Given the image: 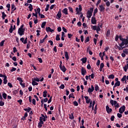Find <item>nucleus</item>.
I'll return each instance as SVG.
<instances>
[{
  "label": "nucleus",
  "instance_id": "obj_18",
  "mask_svg": "<svg viewBox=\"0 0 128 128\" xmlns=\"http://www.w3.org/2000/svg\"><path fill=\"white\" fill-rule=\"evenodd\" d=\"M63 14H68V8H65L64 9L63 11H62Z\"/></svg>",
  "mask_w": 128,
  "mask_h": 128
},
{
  "label": "nucleus",
  "instance_id": "obj_38",
  "mask_svg": "<svg viewBox=\"0 0 128 128\" xmlns=\"http://www.w3.org/2000/svg\"><path fill=\"white\" fill-rule=\"evenodd\" d=\"M100 88V87H98V86L97 84L95 86V90L96 92H98V89Z\"/></svg>",
  "mask_w": 128,
  "mask_h": 128
},
{
  "label": "nucleus",
  "instance_id": "obj_31",
  "mask_svg": "<svg viewBox=\"0 0 128 128\" xmlns=\"http://www.w3.org/2000/svg\"><path fill=\"white\" fill-rule=\"evenodd\" d=\"M126 80V76L124 75L122 79V82H124Z\"/></svg>",
  "mask_w": 128,
  "mask_h": 128
},
{
  "label": "nucleus",
  "instance_id": "obj_36",
  "mask_svg": "<svg viewBox=\"0 0 128 128\" xmlns=\"http://www.w3.org/2000/svg\"><path fill=\"white\" fill-rule=\"evenodd\" d=\"M56 40H60V35H58V34L56 35Z\"/></svg>",
  "mask_w": 128,
  "mask_h": 128
},
{
  "label": "nucleus",
  "instance_id": "obj_11",
  "mask_svg": "<svg viewBox=\"0 0 128 128\" xmlns=\"http://www.w3.org/2000/svg\"><path fill=\"white\" fill-rule=\"evenodd\" d=\"M110 104H112V106H115L116 104H118V102L116 100H110Z\"/></svg>",
  "mask_w": 128,
  "mask_h": 128
},
{
  "label": "nucleus",
  "instance_id": "obj_48",
  "mask_svg": "<svg viewBox=\"0 0 128 128\" xmlns=\"http://www.w3.org/2000/svg\"><path fill=\"white\" fill-rule=\"evenodd\" d=\"M117 116H118V118H122V114H120V113H118Z\"/></svg>",
  "mask_w": 128,
  "mask_h": 128
},
{
  "label": "nucleus",
  "instance_id": "obj_13",
  "mask_svg": "<svg viewBox=\"0 0 128 128\" xmlns=\"http://www.w3.org/2000/svg\"><path fill=\"white\" fill-rule=\"evenodd\" d=\"M84 98L86 100V104H89L90 102V100L88 99V96H85Z\"/></svg>",
  "mask_w": 128,
  "mask_h": 128
},
{
  "label": "nucleus",
  "instance_id": "obj_10",
  "mask_svg": "<svg viewBox=\"0 0 128 128\" xmlns=\"http://www.w3.org/2000/svg\"><path fill=\"white\" fill-rule=\"evenodd\" d=\"M91 20H92V22L93 24H96V17H92Z\"/></svg>",
  "mask_w": 128,
  "mask_h": 128
},
{
  "label": "nucleus",
  "instance_id": "obj_9",
  "mask_svg": "<svg viewBox=\"0 0 128 128\" xmlns=\"http://www.w3.org/2000/svg\"><path fill=\"white\" fill-rule=\"evenodd\" d=\"M81 70H82V72H81L82 74V76H84V74H86V68H84L82 67Z\"/></svg>",
  "mask_w": 128,
  "mask_h": 128
},
{
  "label": "nucleus",
  "instance_id": "obj_2",
  "mask_svg": "<svg viewBox=\"0 0 128 128\" xmlns=\"http://www.w3.org/2000/svg\"><path fill=\"white\" fill-rule=\"evenodd\" d=\"M94 12V8H91L90 10H88V16L87 17L88 18H90L92 17V12Z\"/></svg>",
  "mask_w": 128,
  "mask_h": 128
},
{
  "label": "nucleus",
  "instance_id": "obj_26",
  "mask_svg": "<svg viewBox=\"0 0 128 128\" xmlns=\"http://www.w3.org/2000/svg\"><path fill=\"white\" fill-rule=\"evenodd\" d=\"M32 86H38V83L36 82L35 80H33L32 82Z\"/></svg>",
  "mask_w": 128,
  "mask_h": 128
},
{
  "label": "nucleus",
  "instance_id": "obj_33",
  "mask_svg": "<svg viewBox=\"0 0 128 128\" xmlns=\"http://www.w3.org/2000/svg\"><path fill=\"white\" fill-rule=\"evenodd\" d=\"M123 52L124 53V54H128V49H124V50H123Z\"/></svg>",
  "mask_w": 128,
  "mask_h": 128
},
{
  "label": "nucleus",
  "instance_id": "obj_37",
  "mask_svg": "<svg viewBox=\"0 0 128 128\" xmlns=\"http://www.w3.org/2000/svg\"><path fill=\"white\" fill-rule=\"evenodd\" d=\"M74 98V94H71L68 96V98Z\"/></svg>",
  "mask_w": 128,
  "mask_h": 128
},
{
  "label": "nucleus",
  "instance_id": "obj_47",
  "mask_svg": "<svg viewBox=\"0 0 128 128\" xmlns=\"http://www.w3.org/2000/svg\"><path fill=\"white\" fill-rule=\"evenodd\" d=\"M13 52L14 53H16V52H18V50H16V48L14 47L13 48Z\"/></svg>",
  "mask_w": 128,
  "mask_h": 128
},
{
  "label": "nucleus",
  "instance_id": "obj_12",
  "mask_svg": "<svg viewBox=\"0 0 128 128\" xmlns=\"http://www.w3.org/2000/svg\"><path fill=\"white\" fill-rule=\"evenodd\" d=\"M56 16H58V19L62 18V12L60 10L58 11V14H56Z\"/></svg>",
  "mask_w": 128,
  "mask_h": 128
},
{
  "label": "nucleus",
  "instance_id": "obj_56",
  "mask_svg": "<svg viewBox=\"0 0 128 128\" xmlns=\"http://www.w3.org/2000/svg\"><path fill=\"white\" fill-rule=\"evenodd\" d=\"M32 104H34V106H36V100L34 98L32 99Z\"/></svg>",
  "mask_w": 128,
  "mask_h": 128
},
{
  "label": "nucleus",
  "instance_id": "obj_5",
  "mask_svg": "<svg viewBox=\"0 0 128 128\" xmlns=\"http://www.w3.org/2000/svg\"><path fill=\"white\" fill-rule=\"evenodd\" d=\"M14 30H16V25H14V27H13L12 25L11 24L10 28L9 30V32H10V34H12V32H14Z\"/></svg>",
  "mask_w": 128,
  "mask_h": 128
},
{
  "label": "nucleus",
  "instance_id": "obj_30",
  "mask_svg": "<svg viewBox=\"0 0 128 128\" xmlns=\"http://www.w3.org/2000/svg\"><path fill=\"white\" fill-rule=\"evenodd\" d=\"M6 40H2L0 43V46H4V44Z\"/></svg>",
  "mask_w": 128,
  "mask_h": 128
},
{
  "label": "nucleus",
  "instance_id": "obj_24",
  "mask_svg": "<svg viewBox=\"0 0 128 128\" xmlns=\"http://www.w3.org/2000/svg\"><path fill=\"white\" fill-rule=\"evenodd\" d=\"M115 84L116 86H120V82L118 81L115 83Z\"/></svg>",
  "mask_w": 128,
  "mask_h": 128
},
{
  "label": "nucleus",
  "instance_id": "obj_19",
  "mask_svg": "<svg viewBox=\"0 0 128 128\" xmlns=\"http://www.w3.org/2000/svg\"><path fill=\"white\" fill-rule=\"evenodd\" d=\"M7 77L5 76L4 79V84H8V80H6Z\"/></svg>",
  "mask_w": 128,
  "mask_h": 128
},
{
  "label": "nucleus",
  "instance_id": "obj_45",
  "mask_svg": "<svg viewBox=\"0 0 128 128\" xmlns=\"http://www.w3.org/2000/svg\"><path fill=\"white\" fill-rule=\"evenodd\" d=\"M104 63H101L100 64V68H104Z\"/></svg>",
  "mask_w": 128,
  "mask_h": 128
},
{
  "label": "nucleus",
  "instance_id": "obj_43",
  "mask_svg": "<svg viewBox=\"0 0 128 128\" xmlns=\"http://www.w3.org/2000/svg\"><path fill=\"white\" fill-rule=\"evenodd\" d=\"M118 38H119V36L118 35H116V36L115 38V40L116 42H118Z\"/></svg>",
  "mask_w": 128,
  "mask_h": 128
},
{
  "label": "nucleus",
  "instance_id": "obj_3",
  "mask_svg": "<svg viewBox=\"0 0 128 128\" xmlns=\"http://www.w3.org/2000/svg\"><path fill=\"white\" fill-rule=\"evenodd\" d=\"M26 30V29H18V34H20V36H24V32Z\"/></svg>",
  "mask_w": 128,
  "mask_h": 128
},
{
  "label": "nucleus",
  "instance_id": "obj_50",
  "mask_svg": "<svg viewBox=\"0 0 128 128\" xmlns=\"http://www.w3.org/2000/svg\"><path fill=\"white\" fill-rule=\"evenodd\" d=\"M78 8H78L79 12H82V5H79Z\"/></svg>",
  "mask_w": 128,
  "mask_h": 128
},
{
  "label": "nucleus",
  "instance_id": "obj_15",
  "mask_svg": "<svg viewBox=\"0 0 128 128\" xmlns=\"http://www.w3.org/2000/svg\"><path fill=\"white\" fill-rule=\"evenodd\" d=\"M48 38V35H46V36H44V38H43L42 40H40V44H42V42H44V40H46Z\"/></svg>",
  "mask_w": 128,
  "mask_h": 128
},
{
  "label": "nucleus",
  "instance_id": "obj_59",
  "mask_svg": "<svg viewBox=\"0 0 128 128\" xmlns=\"http://www.w3.org/2000/svg\"><path fill=\"white\" fill-rule=\"evenodd\" d=\"M87 68L88 70H90V68H92V66H90V64H88V66H87Z\"/></svg>",
  "mask_w": 128,
  "mask_h": 128
},
{
  "label": "nucleus",
  "instance_id": "obj_20",
  "mask_svg": "<svg viewBox=\"0 0 128 128\" xmlns=\"http://www.w3.org/2000/svg\"><path fill=\"white\" fill-rule=\"evenodd\" d=\"M31 110H32V108L30 107H28V108H24V110H25V112H30Z\"/></svg>",
  "mask_w": 128,
  "mask_h": 128
},
{
  "label": "nucleus",
  "instance_id": "obj_27",
  "mask_svg": "<svg viewBox=\"0 0 128 128\" xmlns=\"http://www.w3.org/2000/svg\"><path fill=\"white\" fill-rule=\"evenodd\" d=\"M7 96H8V95L6 93H4L2 94V97H3V98H4V100H6Z\"/></svg>",
  "mask_w": 128,
  "mask_h": 128
},
{
  "label": "nucleus",
  "instance_id": "obj_7",
  "mask_svg": "<svg viewBox=\"0 0 128 128\" xmlns=\"http://www.w3.org/2000/svg\"><path fill=\"white\" fill-rule=\"evenodd\" d=\"M94 90V86L92 85L91 86V88H88V92L90 94V92H92Z\"/></svg>",
  "mask_w": 128,
  "mask_h": 128
},
{
  "label": "nucleus",
  "instance_id": "obj_22",
  "mask_svg": "<svg viewBox=\"0 0 128 128\" xmlns=\"http://www.w3.org/2000/svg\"><path fill=\"white\" fill-rule=\"evenodd\" d=\"M28 8H30V12H32L33 10L32 5V4H30L28 6Z\"/></svg>",
  "mask_w": 128,
  "mask_h": 128
},
{
  "label": "nucleus",
  "instance_id": "obj_53",
  "mask_svg": "<svg viewBox=\"0 0 128 128\" xmlns=\"http://www.w3.org/2000/svg\"><path fill=\"white\" fill-rule=\"evenodd\" d=\"M106 6H110V2L108 1L106 2Z\"/></svg>",
  "mask_w": 128,
  "mask_h": 128
},
{
  "label": "nucleus",
  "instance_id": "obj_40",
  "mask_svg": "<svg viewBox=\"0 0 128 128\" xmlns=\"http://www.w3.org/2000/svg\"><path fill=\"white\" fill-rule=\"evenodd\" d=\"M59 88H61V90H64V84H62Z\"/></svg>",
  "mask_w": 128,
  "mask_h": 128
},
{
  "label": "nucleus",
  "instance_id": "obj_55",
  "mask_svg": "<svg viewBox=\"0 0 128 128\" xmlns=\"http://www.w3.org/2000/svg\"><path fill=\"white\" fill-rule=\"evenodd\" d=\"M91 76V78H94V74H92L91 75L89 76V78Z\"/></svg>",
  "mask_w": 128,
  "mask_h": 128
},
{
  "label": "nucleus",
  "instance_id": "obj_46",
  "mask_svg": "<svg viewBox=\"0 0 128 128\" xmlns=\"http://www.w3.org/2000/svg\"><path fill=\"white\" fill-rule=\"evenodd\" d=\"M110 120H112V122H114V116H111Z\"/></svg>",
  "mask_w": 128,
  "mask_h": 128
},
{
  "label": "nucleus",
  "instance_id": "obj_57",
  "mask_svg": "<svg viewBox=\"0 0 128 128\" xmlns=\"http://www.w3.org/2000/svg\"><path fill=\"white\" fill-rule=\"evenodd\" d=\"M119 38H120V40H122H122H124V38H122V36H119Z\"/></svg>",
  "mask_w": 128,
  "mask_h": 128
},
{
  "label": "nucleus",
  "instance_id": "obj_42",
  "mask_svg": "<svg viewBox=\"0 0 128 128\" xmlns=\"http://www.w3.org/2000/svg\"><path fill=\"white\" fill-rule=\"evenodd\" d=\"M51 28L50 27L46 28V30L48 32H50Z\"/></svg>",
  "mask_w": 128,
  "mask_h": 128
},
{
  "label": "nucleus",
  "instance_id": "obj_21",
  "mask_svg": "<svg viewBox=\"0 0 128 128\" xmlns=\"http://www.w3.org/2000/svg\"><path fill=\"white\" fill-rule=\"evenodd\" d=\"M43 96L44 98H46V94H48V91H46V90H44V92H43Z\"/></svg>",
  "mask_w": 128,
  "mask_h": 128
},
{
  "label": "nucleus",
  "instance_id": "obj_17",
  "mask_svg": "<svg viewBox=\"0 0 128 128\" xmlns=\"http://www.w3.org/2000/svg\"><path fill=\"white\" fill-rule=\"evenodd\" d=\"M100 12H104V6H102V5L100 6Z\"/></svg>",
  "mask_w": 128,
  "mask_h": 128
},
{
  "label": "nucleus",
  "instance_id": "obj_64",
  "mask_svg": "<svg viewBox=\"0 0 128 128\" xmlns=\"http://www.w3.org/2000/svg\"><path fill=\"white\" fill-rule=\"evenodd\" d=\"M77 24L78 26H82V22H78Z\"/></svg>",
  "mask_w": 128,
  "mask_h": 128
},
{
  "label": "nucleus",
  "instance_id": "obj_60",
  "mask_svg": "<svg viewBox=\"0 0 128 128\" xmlns=\"http://www.w3.org/2000/svg\"><path fill=\"white\" fill-rule=\"evenodd\" d=\"M62 30H64V32H68V30L66 29V28L64 27H62Z\"/></svg>",
  "mask_w": 128,
  "mask_h": 128
},
{
  "label": "nucleus",
  "instance_id": "obj_61",
  "mask_svg": "<svg viewBox=\"0 0 128 128\" xmlns=\"http://www.w3.org/2000/svg\"><path fill=\"white\" fill-rule=\"evenodd\" d=\"M96 30V32H100V28L99 26H97Z\"/></svg>",
  "mask_w": 128,
  "mask_h": 128
},
{
  "label": "nucleus",
  "instance_id": "obj_35",
  "mask_svg": "<svg viewBox=\"0 0 128 128\" xmlns=\"http://www.w3.org/2000/svg\"><path fill=\"white\" fill-rule=\"evenodd\" d=\"M17 80H18L19 82H24L22 80V79L21 78L18 77L17 78Z\"/></svg>",
  "mask_w": 128,
  "mask_h": 128
},
{
  "label": "nucleus",
  "instance_id": "obj_39",
  "mask_svg": "<svg viewBox=\"0 0 128 128\" xmlns=\"http://www.w3.org/2000/svg\"><path fill=\"white\" fill-rule=\"evenodd\" d=\"M4 106V102L2 101H0V106Z\"/></svg>",
  "mask_w": 128,
  "mask_h": 128
},
{
  "label": "nucleus",
  "instance_id": "obj_29",
  "mask_svg": "<svg viewBox=\"0 0 128 128\" xmlns=\"http://www.w3.org/2000/svg\"><path fill=\"white\" fill-rule=\"evenodd\" d=\"M88 42H90V36H87L86 40H84V42L86 43Z\"/></svg>",
  "mask_w": 128,
  "mask_h": 128
},
{
  "label": "nucleus",
  "instance_id": "obj_34",
  "mask_svg": "<svg viewBox=\"0 0 128 128\" xmlns=\"http://www.w3.org/2000/svg\"><path fill=\"white\" fill-rule=\"evenodd\" d=\"M48 8H50V4H47L46 8H45V12H48Z\"/></svg>",
  "mask_w": 128,
  "mask_h": 128
},
{
  "label": "nucleus",
  "instance_id": "obj_1",
  "mask_svg": "<svg viewBox=\"0 0 128 128\" xmlns=\"http://www.w3.org/2000/svg\"><path fill=\"white\" fill-rule=\"evenodd\" d=\"M124 44L126 46V48L128 47V39H126V38H124L123 40L122 41V43L120 44H119L121 48H122V46H124Z\"/></svg>",
  "mask_w": 128,
  "mask_h": 128
},
{
  "label": "nucleus",
  "instance_id": "obj_51",
  "mask_svg": "<svg viewBox=\"0 0 128 128\" xmlns=\"http://www.w3.org/2000/svg\"><path fill=\"white\" fill-rule=\"evenodd\" d=\"M17 26H20V18H17Z\"/></svg>",
  "mask_w": 128,
  "mask_h": 128
},
{
  "label": "nucleus",
  "instance_id": "obj_25",
  "mask_svg": "<svg viewBox=\"0 0 128 128\" xmlns=\"http://www.w3.org/2000/svg\"><path fill=\"white\" fill-rule=\"evenodd\" d=\"M6 16V14H4V12H2V20H4Z\"/></svg>",
  "mask_w": 128,
  "mask_h": 128
},
{
  "label": "nucleus",
  "instance_id": "obj_23",
  "mask_svg": "<svg viewBox=\"0 0 128 128\" xmlns=\"http://www.w3.org/2000/svg\"><path fill=\"white\" fill-rule=\"evenodd\" d=\"M46 22H43L42 24L41 27L42 28H44V26H46Z\"/></svg>",
  "mask_w": 128,
  "mask_h": 128
},
{
  "label": "nucleus",
  "instance_id": "obj_63",
  "mask_svg": "<svg viewBox=\"0 0 128 128\" xmlns=\"http://www.w3.org/2000/svg\"><path fill=\"white\" fill-rule=\"evenodd\" d=\"M8 86L10 88H12V83H10V82H8Z\"/></svg>",
  "mask_w": 128,
  "mask_h": 128
},
{
  "label": "nucleus",
  "instance_id": "obj_62",
  "mask_svg": "<svg viewBox=\"0 0 128 128\" xmlns=\"http://www.w3.org/2000/svg\"><path fill=\"white\" fill-rule=\"evenodd\" d=\"M80 38H81V42H84V36H80Z\"/></svg>",
  "mask_w": 128,
  "mask_h": 128
},
{
  "label": "nucleus",
  "instance_id": "obj_8",
  "mask_svg": "<svg viewBox=\"0 0 128 128\" xmlns=\"http://www.w3.org/2000/svg\"><path fill=\"white\" fill-rule=\"evenodd\" d=\"M60 68L63 72H66V68L64 66H62V65L60 66Z\"/></svg>",
  "mask_w": 128,
  "mask_h": 128
},
{
  "label": "nucleus",
  "instance_id": "obj_49",
  "mask_svg": "<svg viewBox=\"0 0 128 128\" xmlns=\"http://www.w3.org/2000/svg\"><path fill=\"white\" fill-rule=\"evenodd\" d=\"M96 28H97L96 26H92V30H96Z\"/></svg>",
  "mask_w": 128,
  "mask_h": 128
},
{
  "label": "nucleus",
  "instance_id": "obj_44",
  "mask_svg": "<svg viewBox=\"0 0 128 128\" xmlns=\"http://www.w3.org/2000/svg\"><path fill=\"white\" fill-rule=\"evenodd\" d=\"M16 68H12L10 70V72H16Z\"/></svg>",
  "mask_w": 128,
  "mask_h": 128
},
{
  "label": "nucleus",
  "instance_id": "obj_54",
  "mask_svg": "<svg viewBox=\"0 0 128 128\" xmlns=\"http://www.w3.org/2000/svg\"><path fill=\"white\" fill-rule=\"evenodd\" d=\"M68 10L70 12H74V10H72V7H69Z\"/></svg>",
  "mask_w": 128,
  "mask_h": 128
},
{
  "label": "nucleus",
  "instance_id": "obj_58",
  "mask_svg": "<svg viewBox=\"0 0 128 128\" xmlns=\"http://www.w3.org/2000/svg\"><path fill=\"white\" fill-rule=\"evenodd\" d=\"M100 64V60H98L96 62V66H98Z\"/></svg>",
  "mask_w": 128,
  "mask_h": 128
},
{
  "label": "nucleus",
  "instance_id": "obj_6",
  "mask_svg": "<svg viewBox=\"0 0 128 128\" xmlns=\"http://www.w3.org/2000/svg\"><path fill=\"white\" fill-rule=\"evenodd\" d=\"M106 110L108 112V114H110V112H112V108H110V107L108 106H106Z\"/></svg>",
  "mask_w": 128,
  "mask_h": 128
},
{
  "label": "nucleus",
  "instance_id": "obj_28",
  "mask_svg": "<svg viewBox=\"0 0 128 128\" xmlns=\"http://www.w3.org/2000/svg\"><path fill=\"white\" fill-rule=\"evenodd\" d=\"M108 78H112V79H114V74H110V75L109 76H108Z\"/></svg>",
  "mask_w": 128,
  "mask_h": 128
},
{
  "label": "nucleus",
  "instance_id": "obj_14",
  "mask_svg": "<svg viewBox=\"0 0 128 128\" xmlns=\"http://www.w3.org/2000/svg\"><path fill=\"white\" fill-rule=\"evenodd\" d=\"M64 54H65V58L66 60H68V58H70V57L68 56V52H65Z\"/></svg>",
  "mask_w": 128,
  "mask_h": 128
},
{
  "label": "nucleus",
  "instance_id": "obj_16",
  "mask_svg": "<svg viewBox=\"0 0 128 128\" xmlns=\"http://www.w3.org/2000/svg\"><path fill=\"white\" fill-rule=\"evenodd\" d=\"M88 58H84L81 59L82 62V64H86V60Z\"/></svg>",
  "mask_w": 128,
  "mask_h": 128
},
{
  "label": "nucleus",
  "instance_id": "obj_32",
  "mask_svg": "<svg viewBox=\"0 0 128 128\" xmlns=\"http://www.w3.org/2000/svg\"><path fill=\"white\" fill-rule=\"evenodd\" d=\"M73 104L75 106H78V102H76V101H74L73 102Z\"/></svg>",
  "mask_w": 128,
  "mask_h": 128
},
{
  "label": "nucleus",
  "instance_id": "obj_52",
  "mask_svg": "<svg viewBox=\"0 0 128 128\" xmlns=\"http://www.w3.org/2000/svg\"><path fill=\"white\" fill-rule=\"evenodd\" d=\"M68 38H71L72 36V34H68Z\"/></svg>",
  "mask_w": 128,
  "mask_h": 128
},
{
  "label": "nucleus",
  "instance_id": "obj_4",
  "mask_svg": "<svg viewBox=\"0 0 128 128\" xmlns=\"http://www.w3.org/2000/svg\"><path fill=\"white\" fill-rule=\"evenodd\" d=\"M124 110H126V106H122L120 108L119 112L120 114H122L123 112H124Z\"/></svg>",
  "mask_w": 128,
  "mask_h": 128
},
{
  "label": "nucleus",
  "instance_id": "obj_41",
  "mask_svg": "<svg viewBox=\"0 0 128 128\" xmlns=\"http://www.w3.org/2000/svg\"><path fill=\"white\" fill-rule=\"evenodd\" d=\"M52 96H51L48 100V104H50V102H52Z\"/></svg>",
  "mask_w": 128,
  "mask_h": 128
}]
</instances>
